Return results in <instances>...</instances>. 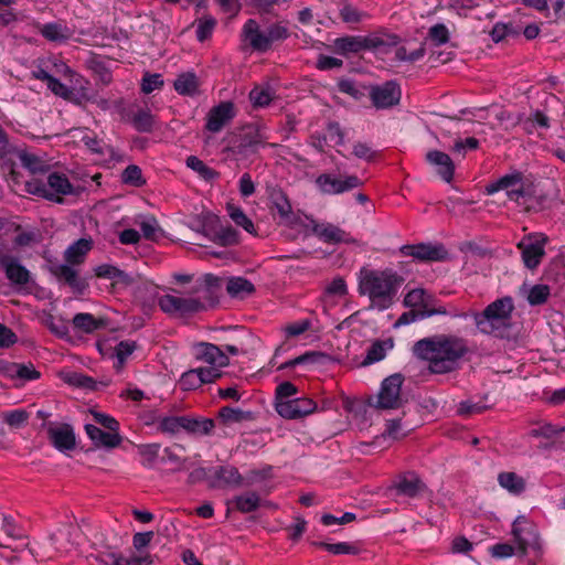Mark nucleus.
Masks as SVG:
<instances>
[{"label":"nucleus","instance_id":"nucleus-21","mask_svg":"<svg viewBox=\"0 0 565 565\" xmlns=\"http://www.w3.org/2000/svg\"><path fill=\"white\" fill-rule=\"evenodd\" d=\"M244 484V478L236 467L228 465L212 467V476L209 479L210 489L239 488Z\"/></svg>","mask_w":565,"mask_h":565},{"label":"nucleus","instance_id":"nucleus-63","mask_svg":"<svg viewBox=\"0 0 565 565\" xmlns=\"http://www.w3.org/2000/svg\"><path fill=\"white\" fill-rule=\"evenodd\" d=\"M324 550L334 555H356L360 552V548L356 545L347 542L330 543V545H324Z\"/></svg>","mask_w":565,"mask_h":565},{"label":"nucleus","instance_id":"nucleus-54","mask_svg":"<svg viewBox=\"0 0 565 565\" xmlns=\"http://www.w3.org/2000/svg\"><path fill=\"white\" fill-rule=\"evenodd\" d=\"M411 430H412V428H409V427L403 428L401 418H394V419H388L386 422V428L383 433V436H387V437H391V438L397 440V439H402L405 436H407V434Z\"/></svg>","mask_w":565,"mask_h":565},{"label":"nucleus","instance_id":"nucleus-10","mask_svg":"<svg viewBox=\"0 0 565 565\" xmlns=\"http://www.w3.org/2000/svg\"><path fill=\"white\" fill-rule=\"evenodd\" d=\"M548 238L544 234L525 235L518 244L522 260L527 269H535L545 256V245Z\"/></svg>","mask_w":565,"mask_h":565},{"label":"nucleus","instance_id":"nucleus-2","mask_svg":"<svg viewBox=\"0 0 565 565\" xmlns=\"http://www.w3.org/2000/svg\"><path fill=\"white\" fill-rule=\"evenodd\" d=\"M358 278L359 295L369 297L371 308L380 311L393 305L397 290L404 281L402 276L390 268L379 270L363 267Z\"/></svg>","mask_w":565,"mask_h":565},{"label":"nucleus","instance_id":"nucleus-17","mask_svg":"<svg viewBox=\"0 0 565 565\" xmlns=\"http://www.w3.org/2000/svg\"><path fill=\"white\" fill-rule=\"evenodd\" d=\"M275 411L285 419H302L318 411L317 403L309 397H294L290 401L275 403Z\"/></svg>","mask_w":565,"mask_h":565},{"label":"nucleus","instance_id":"nucleus-46","mask_svg":"<svg viewBox=\"0 0 565 565\" xmlns=\"http://www.w3.org/2000/svg\"><path fill=\"white\" fill-rule=\"evenodd\" d=\"M227 212L232 221L237 225L243 227L246 232L253 234L255 233V226L253 221L244 213V211L235 206L234 204H227Z\"/></svg>","mask_w":565,"mask_h":565},{"label":"nucleus","instance_id":"nucleus-11","mask_svg":"<svg viewBox=\"0 0 565 565\" xmlns=\"http://www.w3.org/2000/svg\"><path fill=\"white\" fill-rule=\"evenodd\" d=\"M399 253L420 263L445 262L450 258L449 252L441 243L406 244L399 247Z\"/></svg>","mask_w":565,"mask_h":565},{"label":"nucleus","instance_id":"nucleus-12","mask_svg":"<svg viewBox=\"0 0 565 565\" xmlns=\"http://www.w3.org/2000/svg\"><path fill=\"white\" fill-rule=\"evenodd\" d=\"M363 181L355 174L334 175L322 173L317 177L316 185L319 191L328 195L342 194L363 185Z\"/></svg>","mask_w":565,"mask_h":565},{"label":"nucleus","instance_id":"nucleus-26","mask_svg":"<svg viewBox=\"0 0 565 565\" xmlns=\"http://www.w3.org/2000/svg\"><path fill=\"white\" fill-rule=\"evenodd\" d=\"M242 35L254 51L265 53L270 49L267 32H262L258 22L254 19H248L245 22Z\"/></svg>","mask_w":565,"mask_h":565},{"label":"nucleus","instance_id":"nucleus-51","mask_svg":"<svg viewBox=\"0 0 565 565\" xmlns=\"http://www.w3.org/2000/svg\"><path fill=\"white\" fill-rule=\"evenodd\" d=\"M221 226L218 216L207 213L202 216L200 232L214 242Z\"/></svg>","mask_w":565,"mask_h":565},{"label":"nucleus","instance_id":"nucleus-42","mask_svg":"<svg viewBox=\"0 0 565 565\" xmlns=\"http://www.w3.org/2000/svg\"><path fill=\"white\" fill-rule=\"evenodd\" d=\"M61 379L72 386L90 391H95L97 385L93 377L76 371L62 373Z\"/></svg>","mask_w":565,"mask_h":565},{"label":"nucleus","instance_id":"nucleus-56","mask_svg":"<svg viewBox=\"0 0 565 565\" xmlns=\"http://www.w3.org/2000/svg\"><path fill=\"white\" fill-rule=\"evenodd\" d=\"M137 349L135 341L124 340L115 347V355L117 358V369H120L126 362L127 358Z\"/></svg>","mask_w":565,"mask_h":565},{"label":"nucleus","instance_id":"nucleus-3","mask_svg":"<svg viewBox=\"0 0 565 565\" xmlns=\"http://www.w3.org/2000/svg\"><path fill=\"white\" fill-rule=\"evenodd\" d=\"M514 310L511 297H503L489 303L482 311H472L471 317L478 330L488 335L508 338Z\"/></svg>","mask_w":565,"mask_h":565},{"label":"nucleus","instance_id":"nucleus-47","mask_svg":"<svg viewBox=\"0 0 565 565\" xmlns=\"http://www.w3.org/2000/svg\"><path fill=\"white\" fill-rule=\"evenodd\" d=\"M531 195H535V189L532 182L527 181L525 178L515 189H511L509 193H507L508 199L518 204H521V199L531 200Z\"/></svg>","mask_w":565,"mask_h":565},{"label":"nucleus","instance_id":"nucleus-24","mask_svg":"<svg viewBox=\"0 0 565 565\" xmlns=\"http://www.w3.org/2000/svg\"><path fill=\"white\" fill-rule=\"evenodd\" d=\"M235 117V108L232 102H222L212 107L207 113L205 129L218 132Z\"/></svg>","mask_w":565,"mask_h":565},{"label":"nucleus","instance_id":"nucleus-8","mask_svg":"<svg viewBox=\"0 0 565 565\" xmlns=\"http://www.w3.org/2000/svg\"><path fill=\"white\" fill-rule=\"evenodd\" d=\"M0 268L18 291L25 290L33 282L31 271L21 264L17 256L10 253L0 250Z\"/></svg>","mask_w":565,"mask_h":565},{"label":"nucleus","instance_id":"nucleus-55","mask_svg":"<svg viewBox=\"0 0 565 565\" xmlns=\"http://www.w3.org/2000/svg\"><path fill=\"white\" fill-rule=\"evenodd\" d=\"M179 385L183 391H192L201 387L202 379L198 369L189 370L181 375Z\"/></svg>","mask_w":565,"mask_h":565},{"label":"nucleus","instance_id":"nucleus-61","mask_svg":"<svg viewBox=\"0 0 565 565\" xmlns=\"http://www.w3.org/2000/svg\"><path fill=\"white\" fill-rule=\"evenodd\" d=\"M163 84H164V82L162 79V75L161 74H158V73L149 74V73H147L143 76V78H142L141 90L145 94H150L154 89L161 88L163 86Z\"/></svg>","mask_w":565,"mask_h":565},{"label":"nucleus","instance_id":"nucleus-44","mask_svg":"<svg viewBox=\"0 0 565 565\" xmlns=\"http://www.w3.org/2000/svg\"><path fill=\"white\" fill-rule=\"evenodd\" d=\"M188 168L195 171L204 181H213L220 177V172L206 166L196 156H189L185 160Z\"/></svg>","mask_w":565,"mask_h":565},{"label":"nucleus","instance_id":"nucleus-22","mask_svg":"<svg viewBox=\"0 0 565 565\" xmlns=\"http://www.w3.org/2000/svg\"><path fill=\"white\" fill-rule=\"evenodd\" d=\"M47 438L51 444L61 452L70 451L76 447L74 429L70 424H49L46 428Z\"/></svg>","mask_w":565,"mask_h":565},{"label":"nucleus","instance_id":"nucleus-30","mask_svg":"<svg viewBox=\"0 0 565 565\" xmlns=\"http://www.w3.org/2000/svg\"><path fill=\"white\" fill-rule=\"evenodd\" d=\"M184 431L191 436L201 437L212 435L215 422L206 417H193L184 415Z\"/></svg>","mask_w":565,"mask_h":565},{"label":"nucleus","instance_id":"nucleus-4","mask_svg":"<svg viewBox=\"0 0 565 565\" xmlns=\"http://www.w3.org/2000/svg\"><path fill=\"white\" fill-rule=\"evenodd\" d=\"M399 41L401 39L396 34L375 32L366 36L347 35L338 38L334 41V46L337 52L342 55L356 54L365 50L387 54Z\"/></svg>","mask_w":565,"mask_h":565},{"label":"nucleus","instance_id":"nucleus-37","mask_svg":"<svg viewBox=\"0 0 565 565\" xmlns=\"http://www.w3.org/2000/svg\"><path fill=\"white\" fill-rule=\"evenodd\" d=\"M499 484L514 495H520L525 490V480L512 471L500 472Z\"/></svg>","mask_w":565,"mask_h":565},{"label":"nucleus","instance_id":"nucleus-48","mask_svg":"<svg viewBox=\"0 0 565 565\" xmlns=\"http://www.w3.org/2000/svg\"><path fill=\"white\" fill-rule=\"evenodd\" d=\"M121 182L140 188L146 184V179L142 177L140 167L137 164H129L121 173Z\"/></svg>","mask_w":565,"mask_h":565},{"label":"nucleus","instance_id":"nucleus-13","mask_svg":"<svg viewBox=\"0 0 565 565\" xmlns=\"http://www.w3.org/2000/svg\"><path fill=\"white\" fill-rule=\"evenodd\" d=\"M122 537L114 534L111 537H103L94 542L96 554L90 556L102 565H122L125 556L120 552Z\"/></svg>","mask_w":565,"mask_h":565},{"label":"nucleus","instance_id":"nucleus-32","mask_svg":"<svg viewBox=\"0 0 565 565\" xmlns=\"http://www.w3.org/2000/svg\"><path fill=\"white\" fill-rule=\"evenodd\" d=\"M523 179L524 174L521 171L513 170L511 173L505 174L494 182L487 184L486 193L491 195L501 190H505L507 193H509V191L511 189H515L521 183V181H523Z\"/></svg>","mask_w":565,"mask_h":565},{"label":"nucleus","instance_id":"nucleus-34","mask_svg":"<svg viewBox=\"0 0 565 565\" xmlns=\"http://www.w3.org/2000/svg\"><path fill=\"white\" fill-rule=\"evenodd\" d=\"M394 347L393 339L390 338L387 340H376L374 341L371 347L366 351V355L364 360L362 361V366H367L373 363L382 361L385 355L386 351L392 349Z\"/></svg>","mask_w":565,"mask_h":565},{"label":"nucleus","instance_id":"nucleus-16","mask_svg":"<svg viewBox=\"0 0 565 565\" xmlns=\"http://www.w3.org/2000/svg\"><path fill=\"white\" fill-rule=\"evenodd\" d=\"M369 96L376 109H387L399 104L402 90L396 81H386L382 85H369Z\"/></svg>","mask_w":565,"mask_h":565},{"label":"nucleus","instance_id":"nucleus-49","mask_svg":"<svg viewBox=\"0 0 565 565\" xmlns=\"http://www.w3.org/2000/svg\"><path fill=\"white\" fill-rule=\"evenodd\" d=\"M216 19L212 15H204L196 20V39L199 42H204L212 36V33L216 26Z\"/></svg>","mask_w":565,"mask_h":565},{"label":"nucleus","instance_id":"nucleus-5","mask_svg":"<svg viewBox=\"0 0 565 565\" xmlns=\"http://www.w3.org/2000/svg\"><path fill=\"white\" fill-rule=\"evenodd\" d=\"M28 193L41 196L55 203H63L61 195L74 193V186L64 173L52 172L47 175L46 182L40 179H32L25 182Z\"/></svg>","mask_w":565,"mask_h":565},{"label":"nucleus","instance_id":"nucleus-18","mask_svg":"<svg viewBox=\"0 0 565 565\" xmlns=\"http://www.w3.org/2000/svg\"><path fill=\"white\" fill-rule=\"evenodd\" d=\"M388 490L397 497L416 498L427 490V486L415 471H406L395 477Z\"/></svg>","mask_w":565,"mask_h":565},{"label":"nucleus","instance_id":"nucleus-15","mask_svg":"<svg viewBox=\"0 0 565 565\" xmlns=\"http://www.w3.org/2000/svg\"><path fill=\"white\" fill-rule=\"evenodd\" d=\"M222 291V279L213 274H205L196 279L195 284L188 291L189 295H199L200 299L206 308H213L218 303Z\"/></svg>","mask_w":565,"mask_h":565},{"label":"nucleus","instance_id":"nucleus-20","mask_svg":"<svg viewBox=\"0 0 565 565\" xmlns=\"http://www.w3.org/2000/svg\"><path fill=\"white\" fill-rule=\"evenodd\" d=\"M47 270L61 282L70 286L75 292L83 294L87 282L78 276V273L70 264H60L57 260L47 259Z\"/></svg>","mask_w":565,"mask_h":565},{"label":"nucleus","instance_id":"nucleus-33","mask_svg":"<svg viewBox=\"0 0 565 565\" xmlns=\"http://www.w3.org/2000/svg\"><path fill=\"white\" fill-rule=\"evenodd\" d=\"M93 242L87 238H79L67 247L64 253L66 263L79 265L84 263L86 254L92 249Z\"/></svg>","mask_w":565,"mask_h":565},{"label":"nucleus","instance_id":"nucleus-23","mask_svg":"<svg viewBox=\"0 0 565 565\" xmlns=\"http://www.w3.org/2000/svg\"><path fill=\"white\" fill-rule=\"evenodd\" d=\"M312 233L323 243L327 244H355L356 239L349 233L332 223L313 222Z\"/></svg>","mask_w":565,"mask_h":565},{"label":"nucleus","instance_id":"nucleus-25","mask_svg":"<svg viewBox=\"0 0 565 565\" xmlns=\"http://www.w3.org/2000/svg\"><path fill=\"white\" fill-rule=\"evenodd\" d=\"M425 159L427 163L436 169L437 175L445 181L450 183L455 174V163L450 156L439 150H429Z\"/></svg>","mask_w":565,"mask_h":565},{"label":"nucleus","instance_id":"nucleus-35","mask_svg":"<svg viewBox=\"0 0 565 565\" xmlns=\"http://www.w3.org/2000/svg\"><path fill=\"white\" fill-rule=\"evenodd\" d=\"M226 291L232 298L244 299L255 292V286L244 277H232L227 281Z\"/></svg>","mask_w":565,"mask_h":565},{"label":"nucleus","instance_id":"nucleus-31","mask_svg":"<svg viewBox=\"0 0 565 565\" xmlns=\"http://www.w3.org/2000/svg\"><path fill=\"white\" fill-rule=\"evenodd\" d=\"M198 359L218 367L228 365V356L215 344L202 342L199 344Z\"/></svg>","mask_w":565,"mask_h":565},{"label":"nucleus","instance_id":"nucleus-27","mask_svg":"<svg viewBox=\"0 0 565 565\" xmlns=\"http://www.w3.org/2000/svg\"><path fill=\"white\" fill-rule=\"evenodd\" d=\"M85 431L96 448L104 447L113 449L118 447L122 441L119 431H104L93 424H86Z\"/></svg>","mask_w":565,"mask_h":565},{"label":"nucleus","instance_id":"nucleus-45","mask_svg":"<svg viewBox=\"0 0 565 565\" xmlns=\"http://www.w3.org/2000/svg\"><path fill=\"white\" fill-rule=\"evenodd\" d=\"M41 35L51 42H63L68 39L67 28L61 23L50 22L40 28Z\"/></svg>","mask_w":565,"mask_h":565},{"label":"nucleus","instance_id":"nucleus-14","mask_svg":"<svg viewBox=\"0 0 565 565\" xmlns=\"http://www.w3.org/2000/svg\"><path fill=\"white\" fill-rule=\"evenodd\" d=\"M9 162L1 164L3 170H7L13 180H18L19 172L15 171V160H20L23 168L28 169L32 174L43 173L49 170V166L41 160L38 156L28 152L25 149L13 147L11 153L8 156Z\"/></svg>","mask_w":565,"mask_h":565},{"label":"nucleus","instance_id":"nucleus-53","mask_svg":"<svg viewBox=\"0 0 565 565\" xmlns=\"http://www.w3.org/2000/svg\"><path fill=\"white\" fill-rule=\"evenodd\" d=\"M551 289L547 285L537 284L533 286L527 295V301L531 306H540L547 301Z\"/></svg>","mask_w":565,"mask_h":565},{"label":"nucleus","instance_id":"nucleus-59","mask_svg":"<svg viewBox=\"0 0 565 565\" xmlns=\"http://www.w3.org/2000/svg\"><path fill=\"white\" fill-rule=\"evenodd\" d=\"M3 418L10 427L20 428L28 422L29 413L22 408L13 409L4 413Z\"/></svg>","mask_w":565,"mask_h":565},{"label":"nucleus","instance_id":"nucleus-28","mask_svg":"<svg viewBox=\"0 0 565 565\" xmlns=\"http://www.w3.org/2000/svg\"><path fill=\"white\" fill-rule=\"evenodd\" d=\"M79 535V529L73 524H64L50 535L52 544L57 551H68L77 544L76 539Z\"/></svg>","mask_w":565,"mask_h":565},{"label":"nucleus","instance_id":"nucleus-7","mask_svg":"<svg viewBox=\"0 0 565 565\" xmlns=\"http://www.w3.org/2000/svg\"><path fill=\"white\" fill-rule=\"evenodd\" d=\"M512 535L518 544L520 554L526 555L532 550L536 558L543 555V547L536 529L526 522L524 516H518L512 526Z\"/></svg>","mask_w":565,"mask_h":565},{"label":"nucleus","instance_id":"nucleus-50","mask_svg":"<svg viewBox=\"0 0 565 565\" xmlns=\"http://www.w3.org/2000/svg\"><path fill=\"white\" fill-rule=\"evenodd\" d=\"M239 233L231 225L223 226L221 224L214 243L221 246H233L238 244Z\"/></svg>","mask_w":565,"mask_h":565},{"label":"nucleus","instance_id":"nucleus-6","mask_svg":"<svg viewBox=\"0 0 565 565\" xmlns=\"http://www.w3.org/2000/svg\"><path fill=\"white\" fill-rule=\"evenodd\" d=\"M263 135L254 126H245L237 134H234L227 145V151L236 156L247 157L258 152L265 147Z\"/></svg>","mask_w":565,"mask_h":565},{"label":"nucleus","instance_id":"nucleus-62","mask_svg":"<svg viewBox=\"0 0 565 565\" xmlns=\"http://www.w3.org/2000/svg\"><path fill=\"white\" fill-rule=\"evenodd\" d=\"M429 39L435 45H441L449 41V31L443 23H438L429 29Z\"/></svg>","mask_w":565,"mask_h":565},{"label":"nucleus","instance_id":"nucleus-29","mask_svg":"<svg viewBox=\"0 0 565 565\" xmlns=\"http://www.w3.org/2000/svg\"><path fill=\"white\" fill-rule=\"evenodd\" d=\"M269 201L277 210L281 221L286 223H294L295 215L287 194L280 188H271L269 191Z\"/></svg>","mask_w":565,"mask_h":565},{"label":"nucleus","instance_id":"nucleus-19","mask_svg":"<svg viewBox=\"0 0 565 565\" xmlns=\"http://www.w3.org/2000/svg\"><path fill=\"white\" fill-rule=\"evenodd\" d=\"M403 382L404 376L401 373H395L386 377L382 382L375 407L381 409L398 407Z\"/></svg>","mask_w":565,"mask_h":565},{"label":"nucleus","instance_id":"nucleus-64","mask_svg":"<svg viewBox=\"0 0 565 565\" xmlns=\"http://www.w3.org/2000/svg\"><path fill=\"white\" fill-rule=\"evenodd\" d=\"M537 125L541 128H550V118L541 110H535L525 121V130L531 132L532 128Z\"/></svg>","mask_w":565,"mask_h":565},{"label":"nucleus","instance_id":"nucleus-60","mask_svg":"<svg viewBox=\"0 0 565 565\" xmlns=\"http://www.w3.org/2000/svg\"><path fill=\"white\" fill-rule=\"evenodd\" d=\"M563 428H557L556 426L545 423L536 428H533L529 431V435L534 438H546L551 439L555 437L557 434L562 433Z\"/></svg>","mask_w":565,"mask_h":565},{"label":"nucleus","instance_id":"nucleus-43","mask_svg":"<svg viewBox=\"0 0 565 565\" xmlns=\"http://www.w3.org/2000/svg\"><path fill=\"white\" fill-rule=\"evenodd\" d=\"M232 502L235 509L241 513H250L260 507V498L256 492H247L242 495H236Z\"/></svg>","mask_w":565,"mask_h":565},{"label":"nucleus","instance_id":"nucleus-57","mask_svg":"<svg viewBox=\"0 0 565 565\" xmlns=\"http://www.w3.org/2000/svg\"><path fill=\"white\" fill-rule=\"evenodd\" d=\"M298 394V387L289 382L280 383L275 390V403L286 402L294 398L295 395Z\"/></svg>","mask_w":565,"mask_h":565},{"label":"nucleus","instance_id":"nucleus-39","mask_svg":"<svg viewBox=\"0 0 565 565\" xmlns=\"http://www.w3.org/2000/svg\"><path fill=\"white\" fill-rule=\"evenodd\" d=\"M73 326L74 328L85 332V333H92L95 330L102 329L106 326L105 320L103 319H96L92 313H76L73 317Z\"/></svg>","mask_w":565,"mask_h":565},{"label":"nucleus","instance_id":"nucleus-1","mask_svg":"<svg viewBox=\"0 0 565 565\" xmlns=\"http://www.w3.org/2000/svg\"><path fill=\"white\" fill-rule=\"evenodd\" d=\"M470 352L466 339L452 334H436L415 342L413 353L428 362L433 374H447L459 367L460 360Z\"/></svg>","mask_w":565,"mask_h":565},{"label":"nucleus","instance_id":"nucleus-38","mask_svg":"<svg viewBox=\"0 0 565 565\" xmlns=\"http://www.w3.org/2000/svg\"><path fill=\"white\" fill-rule=\"evenodd\" d=\"M173 86L180 95L193 96L198 93L199 81L195 73L186 72L177 77Z\"/></svg>","mask_w":565,"mask_h":565},{"label":"nucleus","instance_id":"nucleus-9","mask_svg":"<svg viewBox=\"0 0 565 565\" xmlns=\"http://www.w3.org/2000/svg\"><path fill=\"white\" fill-rule=\"evenodd\" d=\"M160 309L174 317L185 318L196 312L206 310V306L195 297H180L174 295H163L159 298Z\"/></svg>","mask_w":565,"mask_h":565},{"label":"nucleus","instance_id":"nucleus-58","mask_svg":"<svg viewBox=\"0 0 565 565\" xmlns=\"http://www.w3.org/2000/svg\"><path fill=\"white\" fill-rule=\"evenodd\" d=\"M271 99H273V96L268 88H260V87L256 86L249 92V100L252 102L253 106L256 108L268 106L270 104Z\"/></svg>","mask_w":565,"mask_h":565},{"label":"nucleus","instance_id":"nucleus-52","mask_svg":"<svg viewBox=\"0 0 565 565\" xmlns=\"http://www.w3.org/2000/svg\"><path fill=\"white\" fill-rule=\"evenodd\" d=\"M426 297L427 294L424 289L416 288L405 295L403 303L412 309H425V306H428Z\"/></svg>","mask_w":565,"mask_h":565},{"label":"nucleus","instance_id":"nucleus-36","mask_svg":"<svg viewBox=\"0 0 565 565\" xmlns=\"http://www.w3.org/2000/svg\"><path fill=\"white\" fill-rule=\"evenodd\" d=\"M128 120L138 132L149 134L153 130L154 117L149 109L139 108L129 115Z\"/></svg>","mask_w":565,"mask_h":565},{"label":"nucleus","instance_id":"nucleus-41","mask_svg":"<svg viewBox=\"0 0 565 565\" xmlns=\"http://www.w3.org/2000/svg\"><path fill=\"white\" fill-rule=\"evenodd\" d=\"M218 418L225 425L242 423L253 419V413L249 411H242L239 408L224 406L218 411Z\"/></svg>","mask_w":565,"mask_h":565},{"label":"nucleus","instance_id":"nucleus-40","mask_svg":"<svg viewBox=\"0 0 565 565\" xmlns=\"http://www.w3.org/2000/svg\"><path fill=\"white\" fill-rule=\"evenodd\" d=\"M183 420L184 415L159 417L157 420V430L169 436H174L181 430H184Z\"/></svg>","mask_w":565,"mask_h":565}]
</instances>
